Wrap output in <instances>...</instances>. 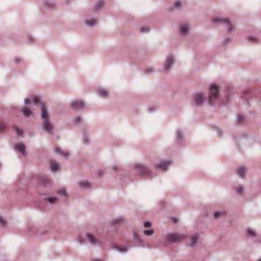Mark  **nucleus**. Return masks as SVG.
I'll return each instance as SVG.
<instances>
[{
  "mask_svg": "<svg viewBox=\"0 0 261 261\" xmlns=\"http://www.w3.org/2000/svg\"><path fill=\"white\" fill-rule=\"evenodd\" d=\"M161 68L158 69V71L165 73H168L171 69V66H161Z\"/></svg>",
  "mask_w": 261,
  "mask_h": 261,
  "instance_id": "nucleus-22",
  "label": "nucleus"
},
{
  "mask_svg": "<svg viewBox=\"0 0 261 261\" xmlns=\"http://www.w3.org/2000/svg\"><path fill=\"white\" fill-rule=\"evenodd\" d=\"M134 167L136 172L141 176L145 177L150 176L151 171L146 165L141 163H136L134 165Z\"/></svg>",
  "mask_w": 261,
  "mask_h": 261,
  "instance_id": "nucleus-3",
  "label": "nucleus"
},
{
  "mask_svg": "<svg viewBox=\"0 0 261 261\" xmlns=\"http://www.w3.org/2000/svg\"><path fill=\"white\" fill-rule=\"evenodd\" d=\"M15 148L18 150L22 155H25L26 154L25 146L22 143L17 144L15 145Z\"/></svg>",
  "mask_w": 261,
  "mask_h": 261,
  "instance_id": "nucleus-14",
  "label": "nucleus"
},
{
  "mask_svg": "<svg viewBox=\"0 0 261 261\" xmlns=\"http://www.w3.org/2000/svg\"><path fill=\"white\" fill-rule=\"evenodd\" d=\"M112 168L114 171H117L118 170V167L116 165H114L112 166Z\"/></svg>",
  "mask_w": 261,
  "mask_h": 261,
  "instance_id": "nucleus-51",
  "label": "nucleus"
},
{
  "mask_svg": "<svg viewBox=\"0 0 261 261\" xmlns=\"http://www.w3.org/2000/svg\"><path fill=\"white\" fill-rule=\"evenodd\" d=\"M15 63L16 64H19L21 63V59L20 58H15Z\"/></svg>",
  "mask_w": 261,
  "mask_h": 261,
  "instance_id": "nucleus-50",
  "label": "nucleus"
},
{
  "mask_svg": "<svg viewBox=\"0 0 261 261\" xmlns=\"http://www.w3.org/2000/svg\"><path fill=\"white\" fill-rule=\"evenodd\" d=\"M73 120L76 123H80V122H81V118L79 116H75Z\"/></svg>",
  "mask_w": 261,
  "mask_h": 261,
  "instance_id": "nucleus-40",
  "label": "nucleus"
},
{
  "mask_svg": "<svg viewBox=\"0 0 261 261\" xmlns=\"http://www.w3.org/2000/svg\"><path fill=\"white\" fill-rule=\"evenodd\" d=\"M97 94L101 97L107 98L109 95V92L103 87H98Z\"/></svg>",
  "mask_w": 261,
  "mask_h": 261,
  "instance_id": "nucleus-12",
  "label": "nucleus"
},
{
  "mask_svg": "<svg viewBox=\"0 0 261 261\" xmlns=\"http://www.w3.org/2000/svg\"><path fill=\"white\" fill-rule=\"evenodd\" d=\"M103 5V2L102 1H100L98 2V3L95 6L96 9H99V8L102 7Z\"/></svg>",
  "mask_w": 261,
  "mask_h": 261,
  "instance_id": "nucleus-36",
  "label": "nucleus"
},
{
  "mask_svg": "<svg viewBox=\"0 0 261 261\" xmlns=\"http://www.w3.org/2000/svg\"><path fill=\"white\" fill-rule=\"evenodd\" d=\"M188 235L186 234H178L177 233H172L168 234L165 239L166 242L169 243H177L179 242L181 240L186 239Z\"/></svg>",
  "mask_w": 261,
  "mask_h": 261,
  "instance_id": "nucleus-4",
  "label": "nucleus"
},
{
  "mask_svg": "<svg viewBox=\"0 0 261 261\" xmlns=\"http://www.w3.org/2000/svg\"><path fill=\"white\" fill-rule=\"evenodd\" d=\"M48 233L47 231H41L40 230H38V234L40 236H43Z\"/></svg>",
  "mask_w": 261,
  "mask_h": 261,
  "instance_id": "nucleus-42",
  "label": "nucleus"
},
{
  "mask_svg": "<svg viewBox=\"0 0 261 261\" xmlns=\"http://www.w3.org/2000/svg\"><path fill=\"white\" fill-rule=\"evenodd\" d=\"M77 241H78V242L80 243V244H82L83 243V239L82 237H81V236H79L78 237Z\"/></svg>",
  "mask_w": 261,
  "mask_h": 261,
  "instance_id": "nucleus-46",
  "label": "nucleus"
},
{
  "mask_svg": "<svg viewBox=\"0 0 261 261\" xmlns=\"http://www.w3.org/2000/svg\"><path fill=\"white\" fill-rule=\"evenodd\" d=\"M85 103L81 100H74L72 101L71 103V107L77 111H81L84 109Z\"/></svg>",
  "mask_w": 261,
  "mask_h": 261,
  "instance_id": "nucleus-6",
  "label": "nucleus"
},
{
  "mask_svg": "<svg viewBox=\"0 0 261 261\" xmlns=\"http://www.w3.org/2000/svg\"><path fill=\"white\" fill-rule=\"evenodd\" d=\"M249 39H250V40H255V38H252V37L249 38Z\"/></svg>",
  "mask_w": 261,
  "mask_h": 261,
  "instance_id": "nucleus-54",
  "label": "nucleus"
},
{
  "mask_svg": "<svg viewBox=\"0 0 261 261\" xmlns=\"http://www.w3.org/2000/svg\"><path fill=\"white\" fill-rule=\"evenodd\" d=\"M50 169L53 171H56L59 168L58 163L55 161H51L50 163Z\"/></svg>",
  "mask_w": 261,
  "mask_h": 261,
  "instance_id": "nucleus-19",
  "label": "nucleus"
},
{
  "mask_svg": "<svg viewBox=\"0 0 261 261\" xmlns=\"http://www.w3.org/2000/svg\"><path fill=\"white\" fill-rule=\"evenodd\" d=\"M40 101V98L38 96H35L33 98V102L35 105H37Z\"/></svg>",
  "mask_w": 261,
  "mask_h": 261,
  "instance_id": "nucleus-33",
  "label": "nucleus"
},
{
  "mask_svg": "<svg viewBox=\"0 0 261 261\" xmlns=\"http://www.w3.org/2000/svg\"><path fill=\"white\" fill-rule=\"evenodd\" d=\"M13 128L14 129H15V130L16 131L17 134L18 135V136H22L23 135V130L22 129H20V128H19L16 125H13Z\"/></svg>",
  "mask_w": 261,
  "mask_h": 261,
  "instance_id": "nucleus-27",
  "label": "nucleus"
},
{
  "mask_svg": "<svg viewBox=\"0 0 261 261\" xmlns=\"http://www.w3.org/2000/svg\"><path fill=\"white\" fill-rule=\"evenodd\" d=\"M244 117L243 116L239 115L237 118V121L240 123H242L244 120Z\"/></svg>",
  "mask_w": 261,
  "mask_h": 261,
  "instance_id": "nucleus-38",
  "label": "nucleus"
},
{
  "mask_svg": "<svg viewBox=\"0 0 261 261\" xmlns=\"http://www.w3.org/2000/svg\"><path fill=\"white\" fill-rule=\"evenodd\" d=\"M6 221L5 219H4L2 217L0 216V224L4 227L6 225Z\"/></svg>",
  "mask_w": 261,
  "mask_h": 261,
  "instance_id": "nucleus-34",
  "label": "nucleus"
},
{
  "mask_svg": "<svg viewBox=\"0 0 261 261\" xmlns=\"http://www.w3.org/2000/svg\"><path fill=\"white\" fill-rule=\"evenodd\" d=\"M6 124L3 122L0 121V132H3L5 130L6 127Z\"/></svg>",
  "mask_w": 261,
  "mask_h": 261,
  "instance_id": "nucleus-32",
  "label": "nucleus"
},
{
  "mask_svg": "<svg viewBox=\"0 0 261 261\" xmlns=\"http://www.w3.org/2000/svg\"><path fill=\"white\" fill-rule=\"evenodd\" d=\"M78 186L82 189H89L90 184L86 180H81L78 182Z\"/></svg>",
  "mask_w": 261,
  "mask_h": 261,
  "instance_id": "nucleus-16",
  "label": "nucleus"
},
{
  "mask_svg": "<svg viewBox=\"0 0 261 261\" xmlns=\"http://www.w3.org/2000/svg\"><path fill=\"white\" fill-rule=\"evenodd\" d=\"M41 118L42 120V127L43 130L47 133L52 134L54 125L49 119V114L44 103H41Z\"/></svg>",
  "mask_w": 261,
  "mask_h": 261,
  "instance_id": "nucleus-1",
  "label": "nucleus"
},
{
  "mask_svg": "<svg viewBox=\"0 0 261 261\" xmlns=\"http://www.w3.org/2000/svg\"><path fill=\"white\" fill-rule=\"evenodd\" d=\"M210 91L208 103L210 106H214L219 101L218 86L215 84H212L210 88Z\"/></svg>",
  "mask_w": 261,
  "mask_h": 261,
  "instance_id": "nucleus-2",
  "label": "nucleus"
},
{
  "mask_svg": "<svg viewBox=\"0 0 261 261\" xmlns=\"http://www.w3.org/2000/svg\"><path fill=\"white\" fill-rule=\"evenodd\" d=\"M39 184L41 186H42L44 187H47L49 185H50V182L49 181L48 178L46 176H42L39 181Z\"/></svg>",
  "mask_w": 261,
  "mask_h": 261,
  "instance_id": "nucleus-15",
  "label": "nucleus"
},
{
  "mask_svg": "<svg viewBox=\"0 0 261 261\" xmlns=\"http://www.w3.org/2000/svg\"><path fill=\"white\" fill-rule=\"evenodd\" d=\"M131 245H127L125 246H118L115 244H112L111 245V248L113 249L116 250L118 252L122 253H125L127 252V251L128 250L129 248L131 247Z\"/></svg>",
  "mask_w": 261,
  "mask_h": 261,
  "instance_id": "nucleus-7",
  "label": "nucleus"
},
{
  "mask_svg": "<svg viewBox=\"0 0 261 261\" xmlns=\"http://www.w3.org/2000/svg\"><path fill=\"white\" fill-rule=\"evenodd\" d=\"M56 152L59 153L61 156L64 158L67 157L69 153L68 152H63L59 147H57L55 149Z\"/></svg>",
  "mask_w": 261,
  "mask_h": 261,
  "instance_id": "nucleus-24",
  "label": "nucleus"
},
{
  "mask_svg": "<svg viewBox=\"0 0 261 261\" xmlns=\"http://www.w3.org/2000/svg\"><path fill=\"white\" fill-rule=\"evenodd\" d=\"M143 70L146 74H151L158 71V70L153 66H145Z\"/></svg>",
  "mask_w": 261,
  "mask_h": 261,
  "instance_id": "nucleus-13",
  "label": "nucleus"
},
{
  "mask_svg": "<svg viewBox=\"0 0 261 261\" xmlns=\"http://www.w3.org/2000/svg\"><path fill=\"white\" fill-rule=\"evenodd\" d=\"M231 99V95L229 94L222 100V104L224 106H226L230 102Z\"/></svg>",
  "mask_w": 261,
  "mask_h": 261,
  "instance_id": "nucleus-21",
  "label": "nucleus"
},
{
  "mask_svg": "<svg viewBox=\"0 0 261 261\" xmlns=\"http://www.w3.org/2000/svg\"><path fill=\"white\" fill-rule=\"evenodd\" d=\"M257 261H261V259H258Z\"/></svg>",
  "mask_w": 261,
  "mask_h": 261,
  "instance_id": "nucleus-56",
  "label": "nucleus"
},
{
  "mask_svg": "<svg viewBox=\"0 0 261 261\" xmlns=\"http://www.w3.org/2000/svg\"><path fill=\"white\" fill-rule=\"evenodd\" d=\"M134 239H135V241L138 243L142 242V239L140 237L135 236L134 237Z\"/></svg>",
  "mask_w": 261,
  "mask_h": 261,
  "instance_id": "nucleus-47",
  "label": "nucleus"
},
{
  "mask_svg": "<svg viewBox=\"0 0 261 261\" xmlns=\"http://www.w3.org/2000/svg\"><path fill=\"white\" fill-rule=\"evenodd\" d=\"M205 99V96L202 93H196L194 96V104L196 106H202Z\"/></svg>",
  "mask_w": 261,
  "mask_h": 261,
  "instance_id": "nucleus-5",
  "label": "nucleus"
},
{
  "mask_svg": "<svg viewBox=\"0 0 261 261\" xmlns=\"http://www.w3.org/2000/svg\"><path fill=\"white\" fill-rule=\"evenodd\" d=\"M214 22H221L223 23L226 25V28L228 30V31H231L232 30L233 26L231 25V24L230 22V21L228 19H215L213 20Z\"/></svg>",
  "mask_w": 261,
  "mask_h": 261,
  "instance_id": "nucleus-8",
  "label": "nucleus"
},
{
  "mask_svg": "<svg viewBox=\"0 0 261 261\" xmlns=\"http://www.w3.org/2000/svg\"><path fill=\"white\" fill-rule=\"evenodd\" d=\"M174 63L173 56H170L167 57L166 65H172Z\"/></svg>",
  "mask_w": 261,
  "mask_h": 261,
  "instance_id": "nucleus-25",
  "label": "nucleus"
},
{
  "mask_svg": "<svg viewBox=\"0 0 261 261\" xmlns=\"http://www.w3.org/2000/svg\"><path fill=\"white\" fill-rule=\"evenodd\" d=\"M57 193L59 195H61L64 196H67L66 190L64 188H60L57 191Z\"/></svg>",
  "mask_w": 261,
  "mask_h": 261,
  "instance_id": "nucleus-26",
  "label": "nucleus"
},
{
  "mask_svg": "<svg viewBox=\"0 0 261 261\" xmlns=\"http://www.w3.org/2000/svg\"><path fill=\"white\" fill-rule=\"evenodd\" d=\"M93 261H101V260L98 259H96L93 260Z\"/></svg>",
  "mask_w": 261,
  "mask_h": 261,
  "instance_id": "nucleus-55",
  "label": "nucleus"
},
{
  "mask_svg": "<svg viewBox=\"0 0 261 261\" xmlns=\"http://www.w3.org/2000/svg\"><path fill=\"white\" fill-rule=\"evenodd\" d=\"M45 200L47 201L50 204H55L58 201L57 197H46L44 198Z\"/></svg>",
  "mask_w": 261,
  "mask_h": 261,
  "instance_id": "nucleus-20",
  "label": "nucleus"
},
{
  "mask_svg": "<svg viewBox=\"0 0 261 261\" xmlns=\"http://www.w3.org/2000/svg\"><path fill=\"white\" fill-rule=\"evenodd\" d=\"M172 220L174 223H177L178 221V219L176 218H173Z\"/></svg>",
  "mask_w": 261,
  "mask_h": 261,
  "instance_id": "nucleus-53",
  "label": "nucleus"
},
{
  "mask_svg": "<svg viewBox=\"0 0 261 261\" xmlns=\"http://www.w3.org/2000/svg\"><path fill=\"white\" fill-rule=\"evenodd\" d=\"M86 236L88 242L90 243L91 244H100L99 241L98 239H96L92 233H87L86 234Z\"/></svg>",
  "mask_w": 261,
  "mask_h": 261,
  "instance_id": "nucleus-9",
  "label": "nucleus"
},
{
  "mask_svg": "<svg viewBox=\"0 0 261 261\" xmlns=\"http://www.w3.org/2000/svg\"><path fill=\"white\" fill-rule=\"evenodd\" d=\"M144 227H150L151 226V223L149 221H146V222H144Z\"/></svg>",
  "mask_w": 261,
  "mask_h": 261,
  "instance_id": "nucleus-41",
  "label": "nucleus"
},
{
  "mask_svg": "<svg viewBox=\"0 0 261 261\" xmlns=\"http://www.w3.org/2000/svg\"><path fill=\"white\" fill-rule=\"evenodd\" d=\"M175 7H179L181 6V3L180 2H176L174 5Z\"/></svg>",
  "mask_w": 261,
  "mask_h": 261,
  "instance_id": "nucleus-44",
  "label": "nucleus"
},
{
  "mask_svg": "<svg viewBox=\"0 0 261 261\" xmlns=\"http://www.w3.org/2000/svg\"><path fill=\"white\" fill-rule=\"evenodd\" d=\"M170 164L171 162L169 161H162L160 163L156 164V167L166 171L168 170V167Z\"/></svg>",
  "mask_w": 261,
  "mask_h": 261,
  "instance_id": "nucleus-10",
  "label": "nucleus"
},
{
  "mask_svg": "<svg viewBox=\"0 0 261 261\" xmlns=\"http://www.w3.org/2000/svg\"><path fill=\"white\" fill-rule=\"evenodd\" d=\"M247 233L249 236L251 237H254L256 236L255 232L253 230L251 229H249L247 231Z\"/></svg>",
  "mask_w": 261,
  "mask_h": 261,
  "instance_id": "nucleus-35",
  "label": "nucleus"
},
{
  "mask_svg": "<svg viewBox=\"0 0 261 261\" xmlns=\"http://www.w3.org/2000/svg\"><path fill=\"white\" fill-rule=\"evenodd\" d=\"M246 170L244 167L239 168L237 171L238 175L242 178H244L245 176Z\"/></svg>",
  "mask_w": 261,
  "mask_h": 261,
  "instance_id": "nucleus-18",
  "label": "nucleus"
},
{
  "mask_svg": "<svg viewBox=\"0 0 261 261\" xmlns=\"http://www.w3.org/2000/svg\"><path fill=\"white\" fill-rule=\"evenodd\" d=\"M248 94V91H244L242 92V95H243V96H246V95H247Z\"/></svg>",
  "mask_w": 261,
  "mask_h": 261,
  "instance_id": "nucleus-52",
  "label": "nucleus"
},
{
  "mask_svg": "<svg viewBox=\"0 0 261 261\" xmlns=\"http://www.w3.org/2000/svg\"><path fill=\"white\" fill-rule=\"evenodd\" d=\"M141 31L142 32H148L149 29H148V28H147V27H144V28H141Z\"/></svg>",
  "mask_w": 261,
  "mask_h": 261,
  "instance_id": "nucleus-49",
  "label": "nucleus"
},
{
  "mask_svg": "<svg viewBox=\"0 0 261 261\" xmlns=\"http://www.w3.org/2000/svg\"><path fill=\"white\" fill-rule=\"evenodd\" d=\"M244 187L242 186V185H240L237 189H236V191H237V193L239 194V195H243V192H244Z\"/></svg>",
  "mask_w": 261,
  "mask_h": 261,
  "instance_id": "nucleus-29",
  "label": "nucleus"
},
{
  "mask_svg": "<svg viewBox=\"0 0 261 261\" xmlns=\"http://www.w3.org/2000/svg\"><path fill=\"white\" fill-rule=\"evenodd\" d=\"M96 21L95 19H92L86 21V23L89 25H93L96 23Z\"/></svg>",
  "mask_w": 261,
  "mask_h": 261,
  "instance_id": "nucleus-37",
  "label": "nucleus"
},
{
  "mask_svg": "<svg viewBox=\"0 0 261 261\" xmlns=\"http://www.w3.org/2000/svg\"><path fill=\"white\" fill-rule=\"evenodd\" d=\"M217 135H218V136L220 137H221L222 135H223V132L222 130L220 129V128H218L217 129Z\"/></svg>",
  "mask_w": 261,
  "mask_h": 261,
  "instance_id": "nucleus-43",
  "label": "nucleus"
},
{
  "mask_svg": "<svg viewBox=\"0 0 261 261\" xmlns=\"http://www.w3.org/2000/svg\"><path fill=\"white\" fill-rule=\"evenodd\" d=\"M180 32L183 34H185L187 33L188 32V26L187 24H185V25H182L180 27Z\"/></svg>",
  "mask_w": 261,
  "mask_h": 261,
  "instance_id": "nucleus-28",
  "label": "nucleus"
},
{
  "mask_svg": "<svg viewBox=\"0 0 261 261\" xmlns=\"http://www.w3.org/2000/svg\"><path fill=\"white\" fill-rule=\"evenodd\" d=\"M38 232V230L33 225H30L28 227V233L30 236H33Z\"/></svg>",
  "mask_w": 261,
  "mask_h": 261,
  "instance_id": "nucleus-17",
  "label": "nucleus"
},
{
  "mask_svg": "<svg viewBox=\"0 0 261 261\" xmlns=\"http://www.w3.org/2000/svg\"><path fill=\"white\" fill-rule=\"evenodd\" d=\"M104 173L105 171L102 169L98 170L97 171V174L99 176H101Z\"/></svg>",
  "mask_w": 261,
  "mask_h": 261,
  "instance_id": "nucleus-45",
  "label": "nucleus"
},
{
  "mask_svg": "<svg viewBox=\"0 0 261 261\" xmlns=\"http://www.w3.org/2000/svg\"><path fill=\"white\" fill-rule=\"evenodd\" d=\"M22 111L23 113V115L27 117H30L32 113V111L27 107L23 108L22 109Z\"/></svg>",
  "mask_w": 261,
  "mask_h": 261,
  "instance_id": "nucleus-23",
  "label": "nucleus"
},
{
  "mask_svg": "<svg viewBox=\"0 0 261 261\" xmlns=\"http://www.w3.org/2000/svg\"><path fill=\"white\" fill-rule=\"evenodd\" d=\"M144 233L146 236H151L154 233V230L152 229H146L144 230Z\"/></svg>",
  "mask_w": 261,
  "mask_h": 261,
  "instance_id": "nucleus-31",
  "label": "nucleus"
},
{
  "mask_svg": "<svg viewBox=\"0 0 261 261\" xmlns=\"http://www.w3.org/2000/svg\"><path fill=\"white\" fill-rule=\"evenodd\" d=\"M199 237L198 234L195 233L190 237L191 242L187 244V246L189 247H192L195 245L199 240Z\"/></svg>",
  "mask_w": 261,
  "mask_h": 261,
  "instance_id": "nucleus-11",
  "label": "nucleus"
},
{
  "mask_svg": "<svg viewBox=\"0 0 261 261\" xmlns=\"http://www.w3.org/2000/svg\"><path fill=\"white\" fill-rule=\"evenodd\" d=\"M31 100L29 98H25L24 99V103L25 105H30L31 103Z\"/></svg>",
  "mask_w": 261,
  "mask_h": 261,
  "instance_id": "nucleus-48",
  "label": "nucleus"
},
{
  "mask_svg": "<svg viewBox=\"0 0 261 261\" xmlns=\"http://www.w3.org/2000/svg\"><path fill=\"white\" fill-rule=\"evenodd\" d=\"M222 214V213L219 212H215L214 214V216L215 218L218 219L220 218Z\"/></svg>",
  "mask_w": 261,
  "mask_h": 261,
  "instance_id": "nucleus-39",
  "label": "nucleus"
},
{
  "mask_svg": "<svg viewBox=\"0 0 261 261\" xmlns=\"http://www.w3.org/2000/svg\"><path fill=\"white\" fill-rule=\"evenodd\" d=\"M177 137L178 141H182L184 139V135L182 132L180 130L178 131L177 133Z\"/></svg>",
  "mask_w": 261,
  "mask_h": 261,
  "instance_id": "nucleus-30",
  "label": "nucleus"
}]
</instances>
